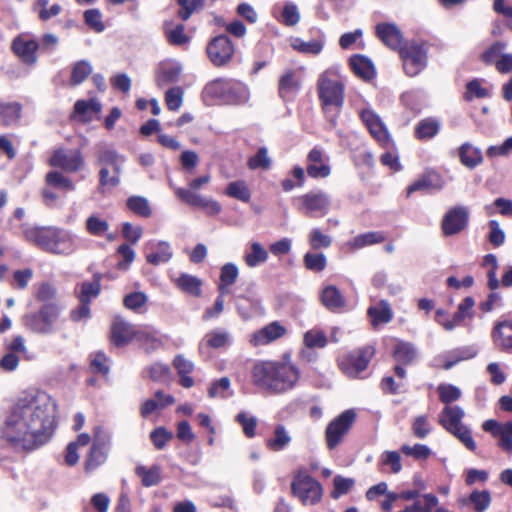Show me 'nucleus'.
I'll use <instances>...</instances> for the list:
<instances>
[{
  "label": "nucleus",
  "instance_id": "19",
  "mask_svg": "<svg viewBox=\"0 0 512 512\" xmlns=\"http://www.w3.org/2000/svg\"><path fill=\"white\" fill-rule=\"evenodd\" d=\"M376 35L384 45L392 50L400 51L405 45L402 32L397 25L393 23H379L376 26Z\"/></svg>",
  "mask_w": 512,
  "mask_h": 512
},
{
  "label": "nucleus",
  "instance_id": "44",
  "mask_svg": "<svg viewBox=\"0 0 512 512\" xmlns=\"http://www.w3.org/2000/svg\"><path fill=\"white\" fill-rule=\"evenodd\" d=\"M177 286L184 292L193 296L201 294V281L195 276L188 274H181L176 280Z\"/></svg>",
  "mask_w": 512,
  "mask_h": 512
},
{
  "label": "nucleus",
  "instance_id": "5",
  "mask_svg": "<svg viewBox=\"0 0 512 512\" xmlns=\"http://www.w3.org/2000/svg\"><path fill=\"white\" fill-rule=\"evenodd\" d=\"M203 95L224 104L243 105L249 101L250 91L241 81L219 78L206 84Z\"/></svg>",
  "mask_w": 512,
  "mask_h": 512
},
{
  "label": "nucleus",
  "instance_id": "11",
  "mask_svg": "<svg viewBox=\"0 0 512 512\" xmlns=\"http://www.w3.org/2000/svg\"><path fill=\"white\" fill-rule=\"evenodd\" d=\"M109 443L110 434L103 428L96 427L93 444L85 461V469L87 472L95 470L106 461Z\"/></svg>",
  "mask_w": 512,
  "mask_h": 512
},
{
  "label": "nucleus",
  "instance_id": "56",
  "mask_svg": "<svg viewBox=\"0 0 512 512\" xmlns=\"http://www.w3.org/2000/svg\"><path fill=\"white\" fill-rule=\"evenodd\" d=\"M92 72V66L88 61H78L71 72L70 83L72 85L81 84Z\"/></svg>",
  "mask_w": 512,
  "mask_h": 512
},
{
  "label": "nucleus",
  "instance_id": "64",
  "mask_svg": "<svg viewBox=\"0 0 512 512\" xmlns=\"http://www.w3.org/2000/svg\"><path fill=\"white\" fill-rule=\"evenodd\" d=\"M489 96V91L482 87L481 81L479 79H473L466 85V91L464 93V98L467 101H471L474 98H486Z\"/></svg>",
  "mask_w": 512,
  "mask_h": 512
},
{
  "label": "nucleus",
  "instance_id": "31",
  "mask_svg": "<svg viewBox=\"0 0 512 512\" xmlns=\"http://www.w3.org/2000/svg\"><path fill=\"white\" fill-rule=\"evenodd\" d=\"M243 258L248 267L255 268L267 261L268 252L259 242L254 241L250 243Z\"/></svg>",
  "mask_w": 512,
  "mask_h": 512
},
{
  "label": "nucleus",
  "instance_id": "7",
  "mask_svg": "<svg viewBox=\"0 0 512 512\" xmlns=\"http://www.w3.org/2000/svg\"><path fill=\"white\" fill-rule=\"evenodd\" d=\"M292 493L303 505H316L321 501L323 489L320 483L305 472H299L291 484Z\"/></svg>",
  "mask_w": 512,
  "mask_h": 512
},
{
  "label": "nucleus",
  "instance_id": "3",
  "mask_svg": "<svg viewBox=\"0 0 512 512\" xmlns=\"http://www.w3.org/2000/svg\"><path fill=\"white\" fill-rule=\"evenodd\" d=\"M23 235L27 241L54 254L69 255L77 248L74 235L62 228L23 225Z\"/></svg>",
  "mask_w": 512,
  "mask_h": 512
},
{
  "label": "nucleus",
  "instance_id": "50",
  "mask_svg": "<svg viewBox=\"0 0 512 512\" xmlns=\"http://www.w3.org/2000/svg\"><path fill=\"white\" fill-rule=\"evenodd\" d=\"M101 107V104L96 99L78 100L74 106V113L82 120H88V114L90 112L99 113Z\"/></svg>",
  "mask_w": 512,
  "mask_h": 512
},
{
  "label": "nucleus",
  "instance_id": "49",
  "mask_svg": "<svg viewBox=\"0 0 512 512\" xmlns=\"http://www.w3.org/2000/svg\"><path fill=\"white\" fill-rule=\"evenodd\" d=\"M136 339L147 350L157 349L161 345V340L156 331L150 328H139Z\"/></svg>",
  "mask_w": 512,
  "mask_h": 512
},
{
  "label": "nucleus",
  "instance_id": "52",
  "mask_svg": "<svg viewBox=\"0 0 512 512\" xmlns=\"http://www.w3.org/2000/svg\"><path fill=\"white\" fill-rule=\"evenodd\" d=\"M438 498L431 493L423 494L421 497L415 499V502L408 505L414 512H432L438 505Z\"/></svg>",
  "mask_w": 512,
  "mask_h": 512
},
{
  "label": "nucleus",
  "instance_id": "28",
  "mask_svg": "<svg viewBox=\"0 0 512 512\" xmlns=\"http://www.w3.org/2000/svg\"><path fill=\"white\" fill-rule=\"evenodd\" d=\"M174 402L175 399L172 395L165 394L158 390L155 392L153 398L147 399L143 403L141 407V414L142 416L146 417L158 409H163L169 405H172Z\"/></svg>",
  "mask_w": 512,
  "mask_h": 512
},
{
  "label": "nucleus",
  "instance_id": "43",
  "mask_svg": "<svg viewBox=\"0 0 512 512\" xmlns=\"http://www.w3.org/2000/svg\"><path fill=\"white\" fill-rule=\"evenodd\" d=\"M204 341L211 348H222L231 343V336L228 331L215 329L205 335Z\"/></svg>",
  "mask_w": 512,
  "mask_h": 512
},
{
  "label": "nucleus",
  "instance_id": "21",
  "mask_svg": "<svg viewBox=\"0 0 512 512\" xmlns=\"http://www.w3.org/2000/svg\"><path fill=\"white\" fill-rule=\"evenodd\" d=\"M285 332L286 329L282 325H280L278 322H272L259 331L255 332L251 336L250 342L254 346L266 345L283 336Z\"/></svg>",
  "mask_w": 512,
  "mask_h": 512
},
{
  "label": "nucleus",
  "instance_id": "17",
  "mask_svg": "<svg viewBox=\"0 0 512 512\" xmlns=\"http://www.w3.org/2000/svg\"><path fill=\"white\" fill-rule=\"evenodd\" d=\"M299 200L301 201L299 209L309 215L315 213L325 215L331 205L330 197L322 191H311L301 196Z\"/></svg>",
  "mask_w": 512,
  "mask_h": 512
},
{
  "label": "nucleus",
  "instance_id": "41",
  "mask_svg": "<svg viewBox=\"0 0 512 512\" xmlns=\"http://www.w3.org/2000/svg\"><path fill=\"white\" fill-rule=\"evenodd\" d=\"M136 474L141 478V482L145 487L155 486L161 481V469L157 465L150 468L138 466Z\"/></svg>",
  "mask_w": 512,
  "mask_h": 512
},
{
  "label": "nucleus",
  "instance_id": "2",
  "mask_svg": "<svg viewBox=\"0 0 512 512\" xmlns=\"http://www.w3.org/2000/svg\"><path fill=\"white\" fill-rule=\"evenodd\" d=\"M251 376L253 384L260 389L272 394H282L297 385L300 371L291 361L290 355L284 354L279 361L255 363Z\"/></svg>",
  "mask_w": 512,
  "mask_h": 512
},
{
  "label": "nucleus",
  "instance_id": "13",
  "mask_svg": "<svg viewBox=\"0 0 512 512\" xmlns=\"http://www.w3.org/2000/svg\"><path fill=\"white\" fill-rule=\"evenodd\" d=\"M373 353L372 347H365L352 352L340 360V368L347 376L356 377L366 369Z\"/></svg>",
  "mask_w": 512,
  "mask_h": 512
},
{
  "label": "nucleus",
  "instance_id": "35",
  "mask_svg": "<svg viewBox=\"0 0 512 512\" xmlns=\"http://www.w3.org/2000/svg\"><path fill=\"white\" fill-rule=\"evenodd\" d=\"M22 105L18 102L0 103V124L11 126L21 117Z\"/></svg>",
  "mask_w": 512,
  "mask_h": 512
},
{
  "label": "nucleus",
  "instance_id": "58",
  "mask_svg": "<svg viewBox=\"0 0 512 512\" xmlns=\"http://www.w3.org/2000/svg\"><path fill=\"white\" fill-rule=\"evenodd\" d=\"M306 269L314 272L323 271L327 265V259L323 253H306L303 258Z\"/></svg>",
  "mask_w": 512,
  "mask_h": 512
},
{
  "label": "nucleus",
  "instance_id": "22",
  "mask_svg": "<svg viewBox=\"0 0 512 512\" xmlns=\"http://www.w3.org/2000/svg\"><path fill=\"white\" fill-rule=\"evenodd\" d=\"M182 65L177 61H166L163 62L156 74V84L159 87L166 86L168 84L176 83L181 75Z\"/></svg>",
  "mask_w": 512,
  "mask_h": 512
},
{
  "label": "nucleus",
  "instance_id": "6",
  "mask_svg": "<svg viewBox=\"0 0 512 512\" xmlns=\"http://www.w3.org/2000/svg\"><path fill=\"white\" fill-rule=\"evenodd\" d=\"M358 115L369 131L370 135L384 149L394 146V141L381 116L370 106L366 105L358 110Z\"/></svg>",
  "mask_w": 512,
  "mask_h": 512
},
{
  "label": "nucleus",
  "instance_id": "30",
  "mask_svg": "<svg viewBox=\"0 0 512 512\" xmlns=\"http://www.w3.org/2000/svg\"><path fill=\"white\" fill-rule=\"evenodd\" d=\"M322 304L330 311H338L345 306V299L339 289L333 285L326 286L321 293Z\"/></svg>",
  "mask_w": 512,
  "mask_h": 512
},
{
  "label": "nucleus",
  "instance_id": "24",
  "mask_svg": "<svg viewBox=\"0 0 512 512\" xmlns=\"http://www.w3.org/2000/svg\"><path fill=\"white\" fill-rule=\"evenodd\" d=\"M443 185L444 182L439 174L428 172L407 188V194L410 195L417 191L440 190Z\"/></svg>",
  "mask_w": 512,
  "mask_h": 512
},
{
  "label": "nucleus",
  "instance_id": "23",
  "mask_svg": "<svg viewBox=\"0 0 512 512\" xmlns=\"http://www.w3.org/2000/svg\"><path fill=\"white\" fill-rule=\"evenodd\" d=\"M465 413L459 406L447 405L438 416L439 424L448 432L463 426L462 419Z\"/></svg>",
  "mask_w": 512,
  "mask_h": 512
},
{
  "label": "nucleus",
  "instance_id": "40",
  "mask_svg": "<svg viewBox=\"0 0 512 512\" xmlns=\"http://www.w3.org/2000/svg\"><path fill=\"white\" fill-rule=\"evenodd\" d=\"M440 130V122L433 118L421 120L416 128L415 135L420 140L431 139L438 134Z\"/></svg>",
  "mask_w": 512,
  "mask_h": 512
},
{
  "label": "nucleus",
  "instance_id": "20",
  "mask_svg": "<svg viewBox=\"0 0 512 512\" xmlns=\"http://www.w3.org/2000/svg\"><path fill=\"white\" fill-rule=\"evenodd\" d=\"M307 173L312 178H326L331 173L329 158L318 148H313L308 156Z\"/></svg>",
  "mask_w": 512,
  "mask_h": 512
},
{
  "label": "nucleus",
  "instance_id": "36",
  "mask_svg": "<svg viewBox=\"0 0 512 512\" xmlns=\"http://www.w3.org/2000/svg\"><path fill=\"white\" fill-rule=\"evenodd\" d=\"M459 156L461 163L472 169L483 161L482 152L479 148L472 146L470 143H464L459 148Z\"/></svg>",
  "mask_w": 512,
  "mask_h": 512
},
{
  "label": "nucleus",
  "instance_id": "55",
  "mask_svg": "<svg viewBox=\"0 0 512 512\" xmlns=\"http://www.w3.org/2000/svg\"><path fill=\"white\" fill-rule=\"evenodd\" d=\"M272 160L269 157L268 149L261 147L257 153L248 160V167L252 170H268L271 167Z\"/></svg>",
  "mask_w": 512,
  "mask_h": 512
},
{
  "label": "nucleus",
  "instance_id": "45",
  "mask_svg": "<svg viewBox=\"0 0 512 512\" xmlns=\"http://www.w3.org/2000/svg\"><path fill=\"white\" fill-rule=\"evenodd\" d=\"M98 160L102 164L111 165L115 173L121 174V166L124 163L125 158L115 150L103 149L99 152Z\"/></svg>",
  "mask_w": 512,
  "mask_h": 512
},
{
  "label": "nucleus",
  "instance_id": "54",
  "mask_svg": "<svg viewBox=\"0 0 512 512\" xmlns=\"http://www.w3.org/2000/svg\"><path fill=\"white\" fill-rule=\"evenodd\" d=\"M308 243L313 250L325 249L331 246L332 238L319 228H313L308 234Z\"/></svg>",
  "mask_w": 512,
  "mask_h": 512
},
{
  "label": "nucleus",
  "instance_id": "46",
  "mask_svg": "<svg viewBox=\"0 0 512 512\" xmlns=\"http://www.w3.org/2000/svg\"><path fill=\"white\" fill-rule=\"evenodd\" d=\"M127 207L130 211L141 217H149L152 210L147 198L142 196H131L127 199Z\"/></svg>",
  "mask_w": 512,
  "mask_h": 512
},
{
  "label": "nucleus",
  "instance_id": "4",
  "mask_svg": "<svg viewBox=\"0 0 512 512\" xmlns=\"http://www.w3.org/2000/svg\"><path fill=\"white\" fill-rule=\"evenodd\" d=\"M318 93L326 117L334 127L344 103V85L333 71L323 72L318 79Z\"/></svg>",
  "mask_w": 512,
  "mask_h": 512
},
{
  "label": "nucleus",
  "instance_id": "57",
  "mask_svg": "<svg viewBox=\"0 0 512 512\" xmlns=\"http://www.w3.org/2000/svg\"><path fill=\"white\" fill-rule=\"evenodd\" d=\"M379 464L389 466L393 474H398L402 470L401 456L397 451H384L380 455Z\"/></svg>",
  "mask_w": 512,
  "mask_h": 512
},
{
  "label": "nucleus",
  "instance_id": "33",
  "mask_svg": "<svg viewBox=\"0 0 512 512\" xmlns=\"http://www.w3.org/2000/svg\"><path fill=\"white\" fill-rule=\"evenodd\" d=\"M300 89V79L293 70L286 71L279 80V94L287 98L296 94Z\"/></svg>",
  "mask_w": 512,
  "mask_h": 512
},
{
  "label": "nucleus",
  "instance_id": "27",
  "mask_svg": "<svg viewBox=\"0 0 512 512\" xmlns=\"http://www.w3.org/2000/svg\"><path fill=\"white\" fill-rule=\"evenodd\" d=\"M386 236L381 231H371L355 236L353 239L347 242V246L351 251H357L367 246L379 244L384 242Z\"/></svg>",
  "mask_w": 512,
  "mask_h": 512
},
{
  "label": "nucleus",
  "instance_id": "38",
  "mask_svg": "<svg viewBox=\"0 0 512 512\" xmlns=\"http://www.w3.org/2000/svg\"><path fill=\"white\" fill-rule=\"evenodd\" d=\"M368 315L373 325H378L390 322L393 317V312L388 301L381 300L377 306H372L368 309Z\"/></svg>",
  "mask_w": 512,
  "mask_h": 512
},
{
  "label": "nucleus",
  "instance_id": "53",
  "mask_svg": "<svg viewBox=\"0 0 512 512\" xmlns=\"http://www.w3.org/2000/svg\"><path fill=\"white\" fill-rule=\"evenodd\" d=\"M226 194L243 202H248L251 198L250 190L244 181L229 183L226 188Z\"/></svg>",
  "mask_w": 512,
  "mask_h": 512
},
{
  "label": "nucleus",
  "instance_id": "34",
  "mask_svg": "<svg viewBox=\"0 0 512 512\" xmlns=\"http://www.w3.org/2000/svg\"><path fill=\"white\" fill-rule=\"evenodd\" d=\"M350 66L361 78L370 80L375 75V68L372 61L362 55H354L350 58Z\"/></svg>",
  "mask_w": 512,
  "mask_h": 512
},
{
  "label": "nucleus",
  "instance_id": "25",
  "mask_svg": "<svg viewBox=\"0 0 512 512\" xmlns=\"http://www.w3.org/2000/svg\"><path fill=\"white\" fill-rule=\"evenodd\" d=\"M12 48L23 62L27 64H34L36 62V50L38 49L36 41L19 37L14 40Z\"/></svg>",
  "mask_w": 512,
  "mask_h": 512
},
{
  "label": "nucleus",
  "instance_id": "16",
  "mask_svg": "<svg viewBox=\"0 0 512 512\" xmlns=\"http://www.w3.org/2000/svg\"><path fill=\"white\" fill-rule=\"evenodd\" d=\"M175 194L184 203L193 207L205 209L206 213L209 215H217L221 212L222 207L220 203L212 198L203 197L200 194L191 190H186L185 188H176Z\"/></svg>",
  "mask_w": 512,
  "mask_h": 512
},
{
  "label": "nucleus",
  "instance_id": "9",
  "mask_svg": "<svg viewBox=\"0 0 512 512\" xmlns=\"http://www.w3.org/2000/svg\"><path fill=\"white\" fill-rule=\"evenodd\" d=\"M60 315V308L53 303L44 304L38 313L26 317V326L39 334H52L56 331V324Z\"/></svg>",
  "mask_w": 512,
  "mask_h": 512
},
{
  "label": "nucleus",
  "instance_id": "15",
  "mask_svg": "<svg viewBox=\"0 0 512 512\" xmlns=\"http://www.w3.org/2000/svg\"><path fill=\"white\" fill-rule=\"evenodd\" d=\"M49 163L66 172H77L83 167L84 159L77 149L60 148L53 153Z\"/></svg>",
  "mask_w": 512,
  "mask_h": 512
},
{
  "label": "nucleus",
  "instance_id": "59",
  "mask_svg": "<svg viewBox=\"0 0 512 512\" xmlns=\"http://www.w3.org/2000/svg\"><path fill=\"white\" fill-rule=\"evenodd\" d=\"M184 91L181 87L175 86L165 93V103L169 110L177 111L183 104Z\"/></svg>",
  "mask_w": 512,
  "mask_h": 512
},
{
  "label": "nucleus",
  "instance_id": "51",
  "mask_svg": "<svg viewBox=\"0 0 512 512\" xmlns=\"http://www.w3.org/2000/svg\"><path fill=\"white\" fill-rule=\"evenodd\" d=\"M230 386V379L228 377H222L212 382L208 390V395L211 398L226 399L232 395V393L229 391Z\"/></svg>",
  "mask_w": 512,
  "mask_h": 512
},
{
  "label": "nucleus",
  "instance_id": "63",
  "mask_svg": "<svg viewBox=\"0 0 512 512\" xmlns=\"http://www.w3.org/2000/svg\"><path fill=\"white\" fill-rule=\"evenodd\" d=\"M166 37L172 45H184L189 41V37L185 34V27L182 24H178L171 28L165 29Z\"/></svg>",
  "mask_w": 512,
  "mask_h": 512
},
{
  "label": "nucleus",
  "instance_id": "1",
  "mask_svg": "<svg viewBox=\"0 0 512 512\" xmlns=\"http://www.w3.org/2000/svg\"><path fill=\"white\" fill-rule=\"evenodd\" d=\"M56 403L44 391L21 396L7 414L1 438L16 451H30L46 443L55 426Z\"/></svg>",
  "mask_w": 512,
  "mask_h": 512
},
{
  "label": "nucleus",
  "instance_id": "37",
  "mask_svg": "<svg viewBox=\"0 0 512 512\" xmlns=\"http://www.w3.org/2000/svg\"><path fill=\"white\" fill-rule=\"evenodd\" d=\"M101 275L95 274L92 282H83L80 286L78 295L79 302L90 304L91 300L96 298L101 291Z\"/></svg>",
  "mask_w": 512,
  "mask_h": 512
},
{
  "label": "nucleus",
  "instance_id": "8",
  "mask_svg": "<svg viewBox=\"0 0 512 512\" xmlns=\"http://www.w3.org/2000/svg\"><path fill=\"white\" fill-rule=\"evenodd\" d=\"M399 55L404 72L409 77L417 76L425 69L428 62L427 50L423 44L417 42L405 43Z\"/></svg>",
  "mask_w": 512,
  "mask_h": 512
},
{
  "label": "nucleus",
  "instance_id": "48",
  "mask_svg": "<svg viewBox=\"0 0 512 512\" xmlns=\"http://www.w3.org/2000/svg\"><path fill=\"white\" fill-rule=\"evenodd\" d=\"M109 227L108 221L100 217L98 214L90 215L85 223L87 232L94 236H102L109 230Z\"/></svg>",
  "mask_w": 512,
  "mask_h": 512
},
{
  "label": "nucleus",
  "instance_id": "29",
  "mask_svg": "<svg viewBox=\"0 0 512 512\" xmlns=\"http://www.w3.org/2000/svg\"><path fill=\"white\" fill-rule=\"evenodd\" d=\"M292 441V437L284 425L278 424L274 428L273 434L266 440V446L274 452L286 449Z\"/></svg>",
  "mask_w": 512,
  "mask_h": 512
},
{
  "label": "nucleus",
  "instance_id": "47",
  "mask_svg": "<svg viewBox=\"0 0 512 512\" xmlns=\"http://www.w3.org/2000/svg\"><path fill=\"white\" fill-rule=\"evenodd\" d=\"M46 184L64 191L75 190V185L72 180L58 171H51L47 173Z\"/></svg>",
  "mask_w": 512,
  "mask_h": 512
},
{
  "label": "nucleus",
  "instance_id": "39",
  "mask_svg": "<svg viewBox=\"0 0 512 512\" xmlns=\"http://www.w3.org/2000/svg\"><path fill=\"white\" fill-rule=\"evenodd\" d=\"M172 256L173 252L170 244L166 241H159L156 244V251L149 253L146 256V260L152 265H160L169 262Z\"/></svg>",
  "mask_w": 512,
  "mask_h": 512
},
{
  "label": "nucleus",
  "instance_id": "62",
  "mask_svg": "<svg viewBox=\"0 0 512 512\" xmlns=\"http://www.w3.org/2000/svg\"><path fill=\"white\" fill-rule=\"evenodd\" d=\"M394 356L397 361L410 363L416 357V349L411 343L400 342L394 350Z\"/></svg>",
  "mask_w": 512,
  "mask_h": 512
},
{
  "label": "nucleus",
  "instance_id": "61",
  "mask_svg": "<svg viewBox=\"0 0 512 512\" xmlns=\"http://www.w3.org/2000/svg\"><path fill=\"white\" fill-rule=\"evenodd\" d=\"M441 402L449 405L461 397V390L451 384H440L437 388Z\"/></svg>",
  "mask_w": 512,
  "mask_h": 512
},
{
  "label": "nucleus",
  "instance_id": "42",
  "mask_svg": "<svg viewBox=\"0 0 512 512\" xmlns=\"http://www.w3.org/2000/svg\"><path fill=\"white\" fill-rule=\"evenodd\" d=\"M291 47L301 53L317 55L323 49V42L320 40L303 41L300 38H292L290 40Z\"/></svg>",
  "mask_w": 512,
  "mask_h": 512
},
{
  "label": "nucleus",
  "instance_id": "60",
  "mask_svg": "<svg viewBox=\"0 0 512 512\" xmlns=\"http://www.w3.org/2000/svg\"><path fill=\"white\" fill-rule=\"evenodd\" d=\"M235 421L242 427L243 433L248 438H253L256 434L257 418L246 412H240L236 415Z\"/></svg>",
  "mask_w": 512,
  "mask_h": 512
},
{
  "label": "nucleus",
  "instance_id": "32",
  "mask_svg": "<svg viewBox=\"0 0 512 512\" xmlns=\"http://www.w3.org/2000/svg\"><path fill=\"white\" fill-rule=\"evenodd\" d=\"M173 365L180 377V384L184 388H191L194 380L189 374L194 370V364L182 355H177L173 361Z\"/></svg>",
  "mask_w": 512,
  "mask_h": 512
},
{
  "label": "nucleus",
  "instance_id": "12",
  "mask_svg": "<svg viewBox=\"0 0 512 512\" xmlns=\"http://www.w3.org/2000/svg\"><path fill=\"white\" fill-rule=\"evenodd\" d=\"M208 58L217 67L228 64L234 55V45L225 35L214 37L206 48Z\"/></svg>",
  "mask_w": 512,
  "mask_h": 512
},
{
  "label": "nucleus",
  "instance_id": "14",
  "mask_svg": "<svg viewBox=\"0 0 512 512\" xmlns=\"http://www.w3.org/2000/svg\"><path fill=\"white\" fill-rule=\"evenodd\" d=\"M469 220V210L465 206H456L449 209L444 215L441 223L445 236H452L463 231Z\"/></svg>",
  "mask_w": 512,
  "mask_h": 512
},
{
  "label": "nucleus",
  "instance_id": "26",
  "mask_svg": "<svg viewBox=\"0 0 512 512\" xmlns=\"http://www.w3.org/2000/svg\"><path fill=\"white\" fill-rule=\"evenodd\" d=\"M494 343L504 349H512V321L504 320L498 322L492 332Z\"/></svg>",
  "mask_w": 512,
  "mask_h": 512
},
{
  "label": "nucleus",
  "instance_id": "10",
  "mask_svg": "<svg viewBox=\"0 0 512 512\" xmlns=\"http://www.w3.org/2000/svg\"><path fill=\"white\" fill-rule=\"evenodd\" d=\"M356 418V413L352 409L345 410L333 421H331L325 430V437L329 449H334L348 433Z\"/></svg>",
  "mask_w": 512,
  "mask_h": 512
},
{
  "label": "nucleus",
  "instance_id": "18",
  "mask_svg": "<svg viewBox=\"0 0 512 512\" xmlns=\"http://www.w3.org/2000/svg\"><path fill=\"white\" fill-rule=\"evenodd\" d=\"M138 329L123 318L115 317L111 325V341L116 346L127 345L132 339L136 338Z\"/></svg>",
  "mask_w": 512,
  "mask_h": 512
}]
</instances>
